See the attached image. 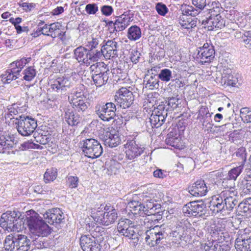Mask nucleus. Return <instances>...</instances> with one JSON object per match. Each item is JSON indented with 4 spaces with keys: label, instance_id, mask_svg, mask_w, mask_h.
<instances>
[{
    "label": "nucleus",
    "instance_id": "1",
    "mask_svg": "<svg viewBox=\"0 0 251 251\" xmlns=\"http://www.w3.org/2000/svg\"><path fill=\"white\" fill-rule=\"evenodd\" d=\"M238 204L237 191H223L214 196L209 202V208L214 213L231 211Z\"/></svg>",
    "mask_w": 251,
    "mask_h": 251
},
{
    "label": "nucleus",
    "instance_id": "2",
    "mask_svg": "<svg viewBox=\"0 0 251 251\" xmlns=\"http://www.w3.org/2000/svg\"><path fill=\"white\" fill-rule=\"evenodd\" d=\"M105 234L103 228L97 226L92 234L82 235L80 238L81 249L83 251H100L98 242L104 240Z\"/></svg>",
    "mask_w": 251,
    "mask_h": 251
},
{
    "label": "nucleus",
    "instance_id": "3",
    "mask_svg": "<svg viewBox=\"0 0 251 251\" xmlns=\"http://www.w3.org/2000/svg\"><path fill=\"white\" fill-rule=\"evenodd\" d=\"M94 109L95 113L103 121L109 122L114 119V122H116V123H123L122 119L116 115L117 108L116 104L114 102H99L96 104Z\"/></svg>",
    "mask_w": 251,
    "mask_h": 251
},
{
    "label": "nucleus",
    "instance_id": "4",
    "mask_svg": "<svg viewBox=\"0 0 251 251\" xmlns=\"http://www.w3.org/2000/svg\"><path fill=\"white\" fill-rule=\"evenodd\" d=\"M30 241L25 235L10 234L6 236L4 247L7 251H28Z\"/></svg>",
    "mask_w": 251,
    "mask_h": 251
},
{
    "label": "nucleus",
    "instance_id": "5",
    "mask_svg": "<svg viewBox=\"0 0 251 251\" xmlns=\"http://www.w3.org/2000/svg\"><path fill=\"white\" fill-rule=\"evenodd\" d=\"M118 232L123 236L128 237L133 240L134 245L138 244L142 237L137 230L134 223L128 219H121L117 225Z\"/></svg>",
    "mask_w": 251,
    "mask_h": 251
},
{
    "label": "nucleus",
    "instance_id": "6",
    "mask_svg": "<svg viewBox=\"0 0 251 251\" xmlns=\"http://www.w3.org/2000/svg\"><path fill=\"white\" fill-rule=\"evenodd\" d=\"M23 222L15 211H7L3 213L0 219V226L8 231H18Z\"/></svg>",
    "mask_w": 251,
    "mask_h": 251
},
{
    "label": "nucleus",
    "instance_id": "7",
    "mask_svg": "<svg viewBox=\"0 0 251 251\" xmlns=\"http://www.w3.org/2000/svg\"><path fill=\"white\" fill-rule=\"evenodd\" d=\"M205 202L202 201H194L186 204L182 208V212L187 216L203 217L209 214Z\"/></svg>",
    "mask_w": 251,
    "mask_h": 251
},
{
    "label": "nucleus",
    "instance_id": "8",
    "mask_svg": "<svg viewBox=\"0 0 251 251\" xmlns=\"http://www.w3.org/2000/svg\"><path fill=\"white\" fill-rule=\"evenodd\" d=\"M15 120V124L19 133L24 136L30 135L37 126L36 121L29 116L21 115Z\"/></svg>",
    "mask_w": 251,
    "mask_h": 251
},
{
    "label": "nucleus",
    "instance_id": "9",
    "mask_svg": "<svg viewBox=\"0 0 251 251\" xmlns=\"http://www.w3.org/2000/svg\"><path fill=\"white\" fill-rule=\"evenodd\" d=\"M27 224L31 234L38 237L47 236L50 233V228L42 220L36 217L30 216Z\"/></svg>",
    "mask_w": 251,
    "mask_h": 251
},
{
    "label": "nucleus",
    "instance_id": "10",
    "mask_svg": "<svg viewBox=\"0 0 251 251\" xmlns=\"http://www.w3.org/2000/svg\"><path fill=\"white\" fill-rule=\"evenodd\" d=\"M82 151L85 156L91 158H97L103 152L102 147L98 140L94 138H88L80 142Z\"/></svg>",
    "mask_w": 251,
    "mask_h": 251
},
{
    "label": "nucleus",
    "instance_id": "11",
    "mask_svg": "<svg viewBox=\"0 0 251 251\" xmlns=\"http://www.w3.org/2000/svg\"><path fill=\"white\" fill-rule=\"evenodd\" d=\"M100 214L97 213L95 219L100 225L108 226L115 223L118 218L117 210L113 207L106 205L104 208V211Z\"/></svg>",
    "mask_w": 251,
    "mask_h": 251
},
{
    "label": "nucleus",
    "instance_id": "12",
    "mask_svg": "<svg viewBox=\"0 0 251 251\" xmlns=\"http://www.w3.org/2000/svg\"><path fill=\"white\" fill-rule=\"evenodd\" d=\"M160 227L155 226L152 229L147 230L143 234H140L142 237L140 239L141 241L145 238L146 243L151 246H154L160 243V241L165 238V231L160 230Z\"/></svg>",
    "mask_w": 251,
    "mask_h": 251
},
{
    "label": "nucleus",
    "instance_id": "13",
    "mask_svg": "<svg viewBox=\"0 0 251 251\" xmlns=\"http://www.w3.org/2000/svg\"><path fill=\"white\" fill-rule=\"evenodd\" d=\"M43 217L46 222L57 229L60 228L64 225V214L59 208H55L47 211L43 214Z\"/></svg>",
    "mask_w": 251,
    "mask_h": 251
},
{
    "label": "nucleus",
    "instance_id": "14",
    "mask_svg": "<svg viewBox=\"0 0 251 251\" xmlns=\"http://www.w3.org/2000/svg\"><path fill=\"white\" fill-rule=\"evenodd\" d=\"M197 50V58L202 64L212 62L215 57V50L210 40L199 48Z\"/></svg>",
    "mask_w": 251,
    "mask_h": 251
},
{
    "label": "nucleus",
    "instance_id": "15",
    "mask_svg": "<svg viewBox=\"0 0 251 251\" xmlns=\"http://www.w3.org/2000/svg\"><path fill=\"white\" fill-rule=\"evenodd\" d=\"M192 2L196 8L189 5H182L181 10L183 14L195 17L207 6L206 0H192Z\"/></svg>",
    "mask_w": 251,
    "mask_h": 251
},
{
    "label": "nucleus",
    "instance_id": "16",
    "mask_svg": "<svg viewBox=\"0 0 251 251\" xmlns=\"http://www.w3.org/2000/svg\"><path fill=\"white\" fill-rule=\"evenodd\" d=\"M124 146L126 158L129 160H134L139 157L144 152L145 149L134 140H128Z\"/></svg>",
    "mask_w": 251,
    "mask_h": 251
},
{
    "label": "nucleus",
    "instance_id": "17",
    "mask_svg": "<svg viewBox=\"0 0 251 251\" xmlns=\"http://www.w3.org/2000/svg\"><path fill=\"white\" fill-rule=\"evenodd\" d=\"M100 138L105 146L110 148L117 147L121 142L119 134L114 129L110 130V128H108V130H104Z\"/></svg>",
    "mask_w": 251,
    "mask_h": 251
},
{
    "label": "nucleus",
    "instance_id": "18",
    "mask_svg": "<svg viewBox=\"0 0 251 251\" xmlns=\"http://www.w3.org/2000/svg\"><path fill=\"white\" fill-rule=\"evenodd\" d=\"M89 52L86 49V48L80 46L74 50V54L75 59L79 63L84 64L87 66L91 65L92 63L95 62V59H94Z\"/></svg>",
    "mask_w": 251,
    "mask_h": 251
},
{
    "label": "nucleus",
    "instance_id": "19",
    "mask_svg": "<svg viewBox=\"0 0 251 251\" xmlns=\"http://www.w3.org/2000/svg\"><path fill=\"white\" fill-rule=\"evenodd\" d=\"M204 230L207 232L214 239L213 241L220 240L219 237L222 238V235L224 234L225 229L220 224H216L214 221H210L206 222L204 227Z\"/></svg>",
    "mask_w": 251,
    "mask_h": 251
},
{
    "label": "nucleus",
    "instance_id": "20",
    "mask_svg": "<svg viewBox=\"0 0 251 251\" xmlns=\"http://www.w3.org/2000/svg\"><path fill=\"white\" fill-rule=\"evenodd\" d=\"M202 24L207 26L209 30H213L214 28H222L225 26V21L222 18L219 13L211 14L205 20L202 21Z\"/></svg>",
    "mask_w": 251,
    "mask_h": 251
},
{
    "label": "nucleus",
    "instance_id": "21",
    "mask_svg": "<svg viewBox=\"0 0 251 251\" xmlns=\"http://www.w3.org/2000/svg\"><path fill=\"white\" fill-rule=\"evenodd\" d=\"M208 186L204 180L200 179L192 183L188 187L189 193L194 197H202L208 192Z\"/></svg>",
    "mask_w": 251,
    "mask_h": 251
},
{
    "label": "nucleus",
    "instance_id": "22",
    "mask_svg": "<svg viewBox=\"0 0 251 251\" xmlns=\"http://www.w3.org/2000/svg\"><path fill=\"white\" fill-rule=\"evenodd\" d=\"M119 46L117 42L114 40H108L105 45L101 46V50L104 56L106 59L116 58L118 56Z\"/></svg>",
    "mask_w": 251,
    "mask_h": 251
},
{
    "label": "nucleus",
    "instance_id": "23",
    "mask_svg": "<svg viewBox=\"0 0 251 251\" xmlns=\"http://www.w3.org/2000/svg\"><path fill=\"white\" fill-rule=\"evenodd\" d=\"M71 77H59L54 80L51 84V88L57 92H62L72 85Z\"/></svg>",
    "mask_w": 251,
    "mask_h": 251
},
{
    "label": "nucleus",
    "instance_id": "24",
    "mask_svg": "<svg viewBox=\"0 0 251 251\" xmlns=\"http://www.w3.org/2000/svg\"><path fill=\"white\" fill-rule=\"evenodd\" d=\"M154 113L151 115L150 118V122L152 127L158 128L164 123L168 114L166 110H159L157 109V107L154 110Z\"/></svg>",
    "mask_w": 251,
    "mask_h": 251
},
{
    "label": "nucleus",
    "instance_id": "25",
    "mask_svg": "<svg viewBox=\"0 0 251 251\" xmlns=\"http://www.w3.org/2000/svg\"><path fill=\"white\" fill-rule=\"evenodd\" d=\"M165 143L168 145H170L176 149L179 150L184 148V145L181 140L176 131H171L167 134V137L165 140Z\"/></svg>",
    "mask_w": 251,
    "mask_h": 251
},
{
    "label": "nucleus",
    "instance_id": "26",
    "mask_svg": "<svg viewBox=\"0 0 251 251\" xmlns=\"http://www.w3.org/2000/svg\"><path fill=\"white\" fill-rule=\"evenodd\" d=\"M179 100V99L177 97H169L167 100L162 101L157 106V109L162 111L166 110V112L168 113V112L173 110L178 106Z\"/></svg>",
    "mask_w": 251,
    "mask_h": 251
},
{
    "label": "nucleus",
    "instance_id": "27",
    "mask_svg": "<svg viewBox=\"0 0 251 251\" xmlns=\"http://www.w3.org/2000/svg\"><path fill=\"white\" fill-rule=\"evenodd\" d=\"M131 18L132 17H130L127 14H123L118 17L115 21L117 31L124 30L129 25L130 22L132 21Z\"/></svg>",
    "mask_w": 251,
    "mask_h": 251
},
{
    "label": "nucleus",
    "instance_id": "28",
    "mask_svg": "<svg viewBox=\"0 0 251 251\" xmlns=\"http://www.w3.org/2000/svg\"><path fill=\"white\" fill-rule=\"evenodd\" d=\"M90 70L92 74V76L102 74L110 73L107 65L101 62H97L91 65Z\"/></svg>",
    "mask_w": 251,
    "mask_h": 251
},
{
    "label": "nucleus",
    "instance_id": "29",
    "mask_svg": "<svg viewBox=\"0 0 251 251\" xmlns=\"http://www.w3.org/2000/svg\"><path fill=\"white\" fill-rule=\"evenodd\" d=\"M11 69H8L1 76V81L3 83H10L13 80L18 78L20 75L19 70H16L15 67H11Z\"/></svg>",
    "mask_w": 251,
    "mask_h": 251
},
{
    "label": "nucleus",
    "instance_id": "30",
    "mask_svg": "<svg viewBox=\"0 0 251 251\" xmlns=\"http://www.w3.org/2000/svg\"><path fill=\"white\" fill-rule=\"evenodd\" d=\"M64 118L67 123L72 126L77 125L81 120V118L78 114L70 109H67L66 111Z\"/></svg>",
    "mask_w": 251,
    "mask_h": 251
},
{
    "label": "nucleus",
    "instance_id": "31",
    "mask_svg": "<svg viewBox=\"0 0 251 251\" xmlns=\"http://www.w3.org/2000/svg\"><path fill=\"white\" fill-rule=\"evenodd\" d=\"M20 104L13 103L8 106L7 108V112L5 114V118L12 119L14 118V116L22 113L25 110V108L20 106Z\"/></svg>",
    "mask_w": 251,
    "mask_h": 251
},
{
    "label": "nucleus",
    "instance_id": "32",
    "mask_svg": "<svg viewBox=\"0 0 251 251\" xmlns=\"http://www.w3.org/2000/svg\"><path fill=\"white\" fill-rule=\"evenodd\" d=\"M159 79L158 74L151 73L150 75H148L145 78L144 81H147L146 87L150 89H157L159 86Z\"/></svg>",
    "mask_w": 251,
    "mask_h": 251
},
{
    "label": "nucleus",
    "instance_id": "33",
    "mask_svg": "<svg viewBox=\"0 0 251 251\" xmlns=\"http://www.w3.org/2000/svg\"><path fill=\"white\" fill-rule=\"evenodd\" d=\"M0 131V152H4V150H9L12 148L13 142L9 136H4Z\"/></svg>",
    "mask_w": 251,
    "mask_h": 251
},
{
    "label": "nucleus",
    "instance_id": "34",
    "mask_svg": "<svg viewBox=\"0 0 251 251\" xmlns=\"http://www.w3.org/2000/svg\"><path fill=\"white\" fill-rule=\"evenodd\" d=\"M130 211L133 215H145L144 210L143 209L142 202L133 201L128 203Z\"/></svg>",
    "mask_w": 251,
    "mask_h": 251
},
{
    "label": "nucleus",
    "instance_id": "35",
    "mask_svg": "<svg viewBox=\"0 0 251 251\" xmlns=\"http://www.w3.org/2000/svg\"><path fill=\"white\" fill-rule=\"evenodd\" d=\"M143 209L144 210L145 214H148L149 212L153 211V208L155 210L160 208V205L154 203V200L151 199H148L147 197L143 199Z\"/></svg>",
    "mask_w": 251,
    "mask_h": 251
},
{
    "label": "nucleus",
    "instance_id": "36",
    "mask_svg": "<svg viewBox=\"0 0 251 251\" xmlns=\"http://www.w3.org/2000/svg\"><path fill=\"white\" fill-rule=\"evenodd\" d=\"M134 100V96L130 95L129 97L126 98L118 99L117 96L114 97V102L116 106H119L120 107L123 108H128L133 103Z\"/></svg>",
    "mask_w": 251,
    "mask_h": 251
},
{
    "label": "nucleus",
    "instance_id": "37",
    "mask_svg": "<svg viewBox=\"0 0 251 251\" xmlns=\"http://www.w3.org/2000/svg\"><path fill=\"white\" fill-rule=\"evenodd\" d=\"M86 48L93 59H95L96 62L100 59L102 57V55H103L101 50V46L100 47H93L91 45L87 44Z\"/></svg>",
    "mask_w": 251,
    "mask_h": 251
},
{
    "label": "nucleus",
    "instance_id": "38",
    "mask_svg": "<svg viewBox=\"0 0 251 251\" xmlns=\"http://www.w3.org/2000/svg\"><path fill=\"white\" fill-rule=\"evenodd\" d=\"M141 30L137 25H134L128 29L127 37L130 41H136L141 37Z\"/></svg>",
    "mask_w": 251,
    "mask_h": 251
},
{
    "label": "nucleus",
    "instance_id": "39",
    "mask_svg": "<svg viewBox=\"0 0 251 251\" xmlns=\"http://www.w3.org/2000/svg\"><path fill=\"white\" fill-rule=\"evenodd\" d=\"M73 107L78 112H84L87 108L89 105V103L87 101L85 98L79 99L76 100H74V102H71Z\"/></svg>",
    "mask_w": 251,
    "mask_h": 251
},
{
    "label": "nucleus",
    "instance_id": "40",
    "mask_svg": "<svg viewBox=\"0 0 251 251\" xmlns=\"http://www.w3.org/2000/svg\"><path fill=\"white\" fill-rule=\"evenodd\" d=\"M238 81V78L231 74L224 73L222 75V82L225 85L235 87Z\"/></svg>",
    "mask_w": 251,
    "mask_h": 251
},
{
    "label": "nucleus",
    "instance_id": "41",
    "mask_svg": "<svg viewBox=\"0 0 251 251\" xmlns=\"http://www.w3.org/2000/svg\"><path fill=\"white\" fill-rule=\"evenodd\" d=\"M158 75L159 79L165 82H168L173 80V78L175 77V75H174L172 71L167 68L160 70L158 74Z\"/></svg>",
    "mask_w": 251,
    "mask_h": 251
},
{
    "label": "nucleus",
    "instance_id": "42",
    "mask_svg": "<svg viewBox=\"0 0 251 251\" xmlns=\"http://www.w3.org/2000/svg\"><path fill=\"white\" fill-rule=\"evenodd\" d=\"M109 74L110 73H106L92 76L94 84L97 87H101L105 84L108 80Z\"/></svg>",
    "mask_w": 251,
    "mask_h": 251
},
{
    "label": "nucleus",
    "instance_id": "43",
    "mask_svg": "<svg viewBox=\"0 0 251 251\" xmlns=\"http://www.w3.org/2000/svg\"><path fill=\"white\" fill-rule=\"evenodd\" d=\"M239 186L240 189L245 193L251 192V175H249L244 177L239 182Z\"/></svg>",
    "mask_w": 251,
    "mask_h": 251
},
{
    "label": "nucleus",
    "instance_id": "44",
    "mask_svg": "<svg viewBox=\"0 0 251 251\" xmlns=\"http://www.w3.org/2000/svg\"><path fill=\"white\" fill-rule=\"evenodd\" d=\"M57 176V170L55 168L48 169L44 175V179L46 183L54 181Z\"/></svg>",
    "mask_w": 251,
    "mask_h": 251
},
{
    "label": "nucleus",
    "instance_id": "45",
    "mask_svg": "<svg viewBox=\"0 0 251 251\" xmlns=\"http://www.w3.org/2000/svg\"><path fill=\"white\" fill-rule=\"evenodd\" d=\"M235 247L237 250L239 251H251V241L236 240L235 242Z\"/></svg>",
    "mask_w": 251,
    "mask_h": 251
},
{
    "label": "nucleus",
    "instance_id": "46",
    "mask_svg": "<svg viewBox=\"0 0 251 251\" xmlns=\"http://www.w3.org/2000/svg\"><path fill=\"white\" fill-rule=\"evenodd\" d=\"M50 35L53 38L59 36L61 34V25L59 23H54L49 25Z\"/></svg>",
    "mask_w": 251,
    "mask_h": 251
},
{
    "label": "nucleus",
    "instance_id": "47",
    "mask_svg": "<svg viewBox=\"0 0 251 251\" xmlns=\"http://www.w3.org/2000/svg\"><path fill=\"white\" fill-rule=\"evenodd\" d=\"M35 244L38 245V248H49L52 246V241L50 239H47L42 236L38 237L35 240Z\"/></svg>",
    "mask_w": 251,
    "mask_h": 251
},
{
    "label": "nucleus",
    "instance_id": "48",
    "mask_svg": "<svg viewBox=\"0 0 251 251\" xmlns=\"http://www.w3.org/2000/svg\"><path fill=\"white\" fill-rule=\"evenodd\" d=\"M234 155L241 160L240 165H243V166H244L247 160V151L246 148L244 147H240L237 149L233 154V156Z\"/></svg>",
    "mask_w": 251,
    "mask_h": 251
},
{
    "label": "nucleus",
    "instance_id": "49",
    "mask_svg": "<svg viewBox=\"0 0 251 251\" xmlns=\"http://www.w3.org/2000/svg\"><path fill=\"white\" fill-rule=\"evenodd\" d=\"M207 6L206 9L209 11V14L219 13L222 10V8L221 4L218 1H214L207 3Z\"/></svg>",
    "mask_w": 251,
    "mask_h": 251
},
{
    "label": "nucleus",
    "instance_id": "50",
    "mask_svg": "<svg viewBox=\"0 0 251 251\" xmlns=\"http://www.w3.org/2000/svg\"><path fill=\"white\" fill-rule=\"evenodd\" d=\"M236 240L251 241V230L247 228L239 230L237 232V237Z\"/></svg>",
    "mask_w": 251,
    "mask_h": 251
},
{
    "label": "nucleus",
    "instance_id": "51",
    "mask_svg": "<svg viewBox=\"0 0 251 251\" xmlns=\"http://www.w3.org/2000/svg\"><path fill=\"white\" fill-rule=\"evenodd\" d=\"M243 168V165H239V166L232 168L228 172L227 177L235 181L242 172Z\"/></svg>",
    "mask_w": 251,
    "mask_h": 251
},
{
    "label": "nucleus",
    "instance_id": "52",
    "mask_svg": "<svg viewBox=\"0 0 251 251\" xmlns=\"http://www.w3.org/2000/svg\"><path fill=\"white\" fill-rule=\"evenodd\" d=\"M23 74V79L25 80L30 81L35 76L36 71L33 67H28L24 70Z\"/></svg>",
    "mask_w": 251,
    "mask_h": 251
},
{
    "label": "nucleus",
    "instance_id": "53",
    "mask_svg": "<svg viewBox=\"0 0 251 251\" xmlns=\"http://www.w3.org/2000/svg\"><path fill=\"white\" fill-rule=\"evenodd\" d=\"M235 181L230 179L227 176L226 178H224L222 182V186L226 190L225 191H237L234 189L235 187Z\"/></svg>",
    "mask_w": 251,
    "mask_h": 251
},
{
    "label": "nucleus",
    "instance_id": "54",
    "mask_svg": "<svg viewBox=\"0 0 251 251\" xmlns=\"http://www.w3.org/2000/svg\"><path fill=\"white\" fill-rule=\"evenodd\" d=\"M112 74L114 79L117 82L124 80L126 77V74L118 69H114Z\"/></svg>",
    "mask_w": 251,
    "mask_h": 251
},
{
    "label": "nucleus",
    "instance_id": "55",
    "mask_svg": "<svg viewBox=\"0 0 251 251\" xmlns=\"http://www.w3.org/2000/svg\"><path fill=\"white\" fill-rule=\"evenodd\" d=\"M130 95H133L132 92L125 87H122L116 92L114 97L117 96L118 99H125L129 97Z\"/></svg>",
    "mask_w": 251,
    "mask_h": 251
},
{
    "label": "nucleus",
    "instance_id": "56",
    "mask_svg": "<svg viewBox=\"0 0 251 251\" xmlns=\"http://www.w3.org/2000/svg\"><path fill=\"white\" fill-rule=\"evenodd\" d=\"M27 64V61L25 58H23L20 60H17L10 64V67H15L16 70H19V73L21 72L22 69Z\"/></svg>",
    "mask_w": 251,
    "mask_h": 251
},
{
    "label": "nucleus",
    "instance_id": "57",
    "mask_svg": "<svg viewBox=\"0 0 251 251\" xmlns=\"http://www.w3.org/2000/svg\"><path fill=\"white\" fill-rule=\"evenodd\" d=\"M78 177L76 176H69L67 177V184L71 188H76L78 184Z\"/></svg>",
    "mask_w": 251,
    "mask_h": 251
},
{
    "label": "nucleus",
    "instance_id": "58",
    "mask_svg": "<svg viewBox=\"0 0 251 251\" xmlns=\"http://www.w3.org/2000/svg\"><path fill=\"white\" fill-rule=\"evenodd\" d=\"M242 39L245 47L247 49L251 50V32L249 31L246 32L242 37Z\"/></svg>",
    "mask_w": 251,
    "mask_h": 251
},
{
    "label": "nucleus",
    "instance_id": "59",
    "mask_svg": "<svg viewBox=\"0 0 251 251\" xmlns=\"http://www.w3.org/2000/svg\"><path fill=\"white\" fill-rule=\"evenodd\" d=\"M85 10L87 14L94 15L98 11L99 8L97 4L93 3L87 4L85 6Z\"/></svg>",
    "mask_w": 251,
    "mask_h": 251
},
{
    "label": "nucleus",
    "instance_id": "60",
    "mask_svg": "<svg viewBox=\"0 0 251 251\" xmlns=\"http://www.w3.org/2000/svg\"><path fill=\"white\" fill-rule=\"evenodd\" d=\"M155 8L157 13L161 16H165L168 11L166 5L162 3H157Z\"/></svg>",
    "mask_w": 251,
    "mask_h": 251
},
{
    "label": "nucleus",
    "instance_id": "61",
    "mask_svg": "<svg viewBox=\"0 0 251 251\" xmlns=\"http://www.w3.org/2000/svg\"><path fill=\"white\" fill-rule=\"evenodd\" d=\"M240 113L242 116H244L247 122L251 121V108L244 107L240 110Z\"/></svg>",
    "mask_w": 251,
    "mask_h": 251
},
{
    "label": "nucleus",
    "instance_id": "62",
    "mask_svg": "<svg viewBox=\"0 0 251 251\" xmlns=\"http://www.w3.org/2000/svg\"><path fill=\"white\" fill-rule=\"evenodd\" d=\"M141 55V53L137 50H132L130 56L131 61L134 64L137 63L139 61Z\"/></svg>",
    "mask_w": 251,
    "mask_h": 251
},
{
    "label": "nucleus",
    "instance_id": "63",
    "mask_svg": "<svg viewBox=\"0 0 251 251\" xmlns=\"http://www.w3.org/2000/svg\"><path fill=\"white\" fill-rule=\"evenodd\" d=\"M153 211L149 212L148 214H146L145 218V222L148 223L149 221L154 222L156 224L158 222L159 219L157 218L158 215L155 213H153Z\"/></svg>",
    "mask_w": 251,
    "mask_h": 251
},
{
    "label": "nucleus",
    "instance_id": "64",
    "mask_svg": "<svg viewBox=\"0 0 251 251\" xmlns=\"http://www.w3.org/2000/svg\"><path fill=\"white\" fill-rule=\"evenodd\" d=\"M215 251H228L229 247L225 244L214 242V248Z\"/></svg>",
    "mask_w": 251,
    "mask_h": 251
}]
</instances>
